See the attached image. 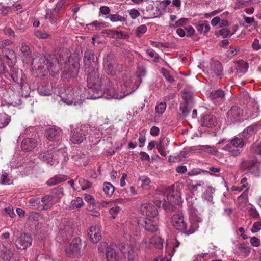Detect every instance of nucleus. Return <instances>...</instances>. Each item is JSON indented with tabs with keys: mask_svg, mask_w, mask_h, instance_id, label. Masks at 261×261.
I'll use <instances>...</instances> for the list:
<instances>
[{
	"mask_svg": "<svg viewBox=\"0 0 261 261\" xmlns=\"http://www.w3.org/2000/svg\"><path fill=\"white\" fill-rule=\"evenodd\" d=\"M225 95L224 91L221 89H218L212 91L210 93V97L212 99H216L217 98H223Z\"/></svg>",
	"mask_w": 261,
	"mask_h": 261,
	"instance_id": "nucleus-42",
	"label": "nucleus"
},
{
	"mask_svg": "<svg viewBox=\"0 0 261 261\" xmlns=\"http://www.w3.org/2000/svg\"><path fill=\"white\" fill-rule=\"evenodd\" d=\"M72 67H73V70H72L71 72L69 73V75L70 76H75L77 75V73L80 69V64L77 65H72Z\"/></svg>",
	"mask_w": 261,
	"mask_h": 261,
	"instance_id": "nucleus-61",
	"label": "nucleus"
},
{
	"mask_svg": "<svg viewBox=\"0 0 261 261\" xmlns=\"http://www.w3.org/2000/svg\"><path fill=\"white\" fill-rule=\"evenodd\" d=\"M40 200L38 198H31L28 202V206L30 207H33L40 204Z\"/></svg>",
	"mask_w": 261,
	"mask_h": 261,
	"instance_id": "nucleus-57",
	"label": "nucleus"
},
{
	"mask_svg": "<svg viewBox=\"0 0 261 261\" xmlns=\"http://www.w3.org/2000/svg\"><path fill=\"white\" fill-rule=\"evenodd\" d=\"M245 142L243 138L239 136L234 137L230 141L226 139L220 140L217 144L220 146L219 149L228 151L230 156H237L240 155V151L238 149L233 148L232 146L236 148H242Z\"/></svg>",
	"mask_w": 261,
	"mask_h": 261,
	"instance_id": "nucleus-3",
	"label": "nucleus"
},
{
	"mask_svg": "<svg viewBox=\"0 0 261 261\" xmlns=\"http://www.w3.org/2000/svg\"><path fill=\"white\" fill-rule=\"evenodd\" d=\"M45 135L49 141H58L60 139V130L55 128H50L46 130Z\"/></svg>",
	"mask_w": 261,
	"mask_h": 261,
	"instance_id": "nucleus-23",
	"label": "nucleus"
},
{
	"mask_svg": "<svg viewBox=\"0 0 261 261\" xmlns=\"http://www.w3.org/2000/svg\"><path fill=\"white\" fill-rule=\"evenodd\" d=\"M60 97L62 101L67 105H76L81 103L80 91H75L73 89H63L60 92Z\"/></svg>",
	"mask_w": 261,
	"mask_h": 261,
	"instance_id": "nucleus-5",
	"label": "nucleus"
},
{
	"mask_svg": "<svg viewBox=\"0 0 261 261\" xmlns=\"http://www.w3.org/2000/svg\"><path fill=\"white\" fill-rule=\"evenodd\" d=\"M186 35L188 37H191L193 36L195 31L194 28L191 26H189L185 28Z\"/></svg>",
	"mask_w": 261,
	"mask_h": 261,
	"instance_id": "nucleus-64",
	"label": "nucleus"
},
{
	"mask_svg": "<svg viewBox=\"0 0 261 261\" xmlns=\"http://www.w3.org/2000/svg\"><path fill=\"white\" fill-rule=\"evenodd\" d=\"M84 196L85 201L88 203V210H92L96 205L94 198L92 196L87 194H85Z\"/></svg>",
	"mask_w": 261,
	"mask_h": 261,
	"instance_id": "nucleus-36",
	"label": "nucleus"
},
{
	"mask_svg": "<svg viewBox=\"0 0 261 261\" xmlns=\"http://www.w3.org/2000/svg\"><path fill=\"white\" fill-rule=\"evenodd\" d=\"M228 121L230 123L241 122L248 118L243 114V110L237 106L232 107L227 114Z\"/></svg>",
	"mask_w": 261,
	"mask_h": 261,
	"instance_id": "nucleus-8",
	"label": "nucleus"
},
{
	"mask_svg": "<svg viewBox=\"0 0 261 261\" xmlns=\"http://www.w3.org/2000/svg\"><path fill=\"white\" fill-rule=\"evenodd\" d=\"M102 189L105 195L108 197L112 196L115 190L113 185L108 182H105L103 183Z\"/></svg>",
	"mask_w": 261,
	"mask_h": 261,
	"instance_id": "nucleus-29",
	"label": "nucleus"
},
{
	"mask_svg": "<svg viewBox=\"0 0 261 261\" xmlns=\"http://www.w3.org/2000/svg\"><path fill=\"white\" fill-rule=\"evenodd\" d=\"M248 64L244 61H239L236 65L237 71L240 73H245L248 69Z\"/></svg>",
	"mask_w": 261,
	"mask_h": 261,
	"instance_id": "nucleus-33",
	"label": "nucleus"
},
{
	"mask_svg": "<svg viewBox=\"0 0 261 261\" xmlns=\"http://www.w3.org/2000/svg\"><path fill=\"white\" fill-rule=\"evenodd\" d=\"M82 207V198L77 197L75 199L71 201L69 207L70 210L79 209Z\"/></svg>",
	"mask_w": 261,
	"mask_h": 261,
	"instance_id": "nucleus-37",
	"label": "nucleus"
},
{
	"mask_svg": "<svg viewBox=\"0 0 261 261\" xmlns=\"http://www.w3.org/2000/svg\"><path fill=\"white\" fill-rule=\"evenodd\" d=\"M10 118L5 114L0 115V129L7 126L10 122Z\"/></svg>",
	"mask_w": 261,
	"mask_h": 261,
	"instance_id": "nucleus-38",
	"label": "nucleus"
},
{
	"mask_svg": "<svg viewBox=\"0 0 261 261\" xmlns=\"http://www.w3.org/2000/svg\"><path fill=\"white\" fill-rule=\"evenodd\" d=\"M88 234L90 241L93 243H97L101 238V231L99 226H91L89 228Z\"/></svg>",
	"mask_w": 261,
	"mask_h": 261,
	"instance_id": "nucleus-19",
	"label": "nucleus"
},
{
	"mask_svg": "<svg viewBox=\"0 0 261 261\" xmlns=\"http://www.w3.org/2000/svg\"><path fill=\"white\" fill-rule=\"evenodd\" d=\"M217 124L216 117L212 115L204 116L201 120V125L205 127H213Z\"/></svg>",
	"mask_w": 261,
	"mask_h": 261,
	"instance_id": "nucleus-22",
	"label": "nucleus"
},
{
	"mask_svg": "<svg viewBox=\"0 0 261 261\" xmlns=\"http://www.w3.org/2000/svg\"><path fill=\"white\" fill-rule=\"evenodd\" d=\"M53 155H56V157L59 158L58 160H60L61 157L65 158L66 156L67 155V153L65 152L64 149H56L55 147L53 149ZM58 162L59 161H58Z\"/></svg>",
	"mask_w": 261,
	"mask_h": 261,
	"instance_id": "nucleus-45",
	"label": "nucleus"
},
{
	"mask_svg": "<svg viewBox=\"0 0 261 261\" xmlns=\"http://www.w3.org/2000/svg\"><path fill=\"white\" fill-rule=\"evenodd\" d=\"M139 180L142 182L141 187L143 189H148L151 182L150 179L146 176H140Z\"/></svg>",
	"mask_w": 261,
	"mask_h": 261,
	"instance_id": "nucleus-43",
	"label": "nucleus"
},
{
	"mask_svg": "<svg viewBox=\"0 0 261 261\" xmlns=\"http://www.w3.org/2000/svg\"><path fill=\"white\" fill-rule=\"evenodd\" d=\"M161 73L168 82L172 83L174 81L173 76L170 74L169 72L166 69L162 68L161 70Z\"/></svg>",
	"mask_w": 261,
	"mask_h": 261,
	"instance_id": "nucleus-47",
	"label": "nucleus"
},
{
	"mask_svg": "<svg viewBox=\"0 0 261 261\" xmlns=\"http://www.w3.org/2000/svg\"><path fill=\"white\" fill-rule=\"evenodd\" d=\"M180 110L181 111L182 114L186 116L189 113V110L188 108L187 103L186 102L180 103Z\"/></svg>",
	"mask_w": 261,
	"mask_h": 261,
	"instance_id": "nucleus-54",
	"label": "nucleus"
},
{
	"mask_svg": "<svg viewBox=\"0 0 261 261\" xmlns=\"http://www.w3.org/2000/svg\"><path fill=\"white\" fill-rule=\"evenodd\" d=\"M241 167L255 176L258 177L260 175V163L256 160H252L247 163H243Z\"/></svg>",
	"mask_w": 261,
	"mask_h": 261,
	"instance_id": "nucleus-12",
	"label": "nucleus"
},
{
	"mask_svg": "<svg viewBox=\"0 0 261 261\" xmlns=\"http://www.w3.org/2000/svg\"><path fill=\"white\" fill-rule=\"evenodd\" d=\"M81 240L80 238H74L69 246L65 249L66 254L69 257L74 255L80 250L79 245L81 243Z\"/></svg>",
	"mask_w": 261,
	"mask_h": 261,
	"instance_id": "nucleus-18",
	"label": "nucleus"
},
{
	"mask_svg": "<svg viewBox=\"0 0 261 261\" xmlns=\"http://www.w3.org/2000/svg\"><path fill=\"white\" fill-rule=\"evenodd\" d=\"M147 30V28L146 25L142 24L139 25L136 28V35L138 37H140L143 34L145 33Z\"/></svg>",
	"mask_w": 261,
	"mask_h": 261,
	"instance_id": "nucleus-44",
	"label": "nucleus"
},
{
	"mask_svg": "<svg viewBox=\"0 0 261 261\" xmlns=\"http://www.w3.org/2000/svg\"><path fill=\"white\" fill-rule=\"evenodd\" d=\"M67 179V176L65 175H56L53 177L49 179L46 184L49 186H53L59 183H60L62 181H64L66 180Z\"/></svg>",
	"mask_w": 261,
	"mask_h": 261,
	"instance_id": "nucleus-25",
	"label": "nucleus"
},
{
	"mask_svg": "<svg viewBox=\"0 0 261 261\" xmlns=\"http://www.w3.org/2000/svg\"><path fill=\"white\" fill-rule=\"evenodd\" d=\"M45 18L48 19L51 24H56L58 20V13L51 10H47Z\"/></svg>",
	"mask_w": 261,
	"mask_h": 261,
	"instance_id": "nucleus-27",
	"label": "nucleus"
},
{
	"mask_svg": "<svg viewBox=\"0 0 261 261\" xmlns=\"http://www.w3.org/2000/svg\"><path fill=\"white\" fill-rule=\"evenodd\" d=\"M128 13H129V15L130 16V17L133 19H136L137 17H138L140 15L139 12L135 9H132L131 10H129Z\"/></svg>",
	"mask_w": 261,
	"mask_h": 261,
	"instance_id": "nucleus-63",
	"label": "nucleus"
},
{
	"mask_svg": "<svg viewBox=\"0 0 261 261\" xmlns=\"http://www.w3.org/2000/svg\"><path fill=\"white\" fill-rule=\"evenodd\" d=\"M128 37V35L124 33L122 31L116 30L115 38L118 39H123Z\"/></svg>",
	"mask_w": 261,
	"mask_h": 261,
	"instance_id": "nucleus-60",
	"label": "nucleus"
},
{
	"mask_svg": "<svg viewBox=\"0 0 261 261\" xmlns=\"http://www.w3.org/2000/svg\"><path fill=\"white\" fill-rule=\"evenodd\" d=\"M35 36L40 39L48 38L50 35L46 33H44L41 31L38 30L35 33Z\"/></svg>",
	"mask_w": 261,
	"mask_h": 261,
	"instance_id": "nucleus-55",
	"label": "nucleus"
},
{
	"mask_svg": "<svg viewBox=\"0 0 261 261\" xmlns=\"http://www.w3.org/2000/svg\"><path fill=\"white\" fill-rule=\"evenodd\" d=\"M154 203L158 207H162L166 211L170 212L173 210L174 205H180L182 203V199L178 192L173 191L168 194L166 200L164 197L162 199L156 197Z\"/></svg>",
	"mask_w": 261,
	"mask_h": 261,
	"instance_id": "nucleus-4",
	"label": "nucleus"
},
{
	"mask_svg": "<svg viewBox=\"0 0 261 261\" xmlns=\"http://www.w3.org/2000/svg\"><path fill=\"white\" fill-rule=\"evenodd\" d=\"M186 200L187 202H188L189 205V211H190V208L192 207L196 208L194 205L195 204V201L196 200V198L195 197H193L191 195H187L186 197Z\"/></svg>",
	"mask_w": 261,
	"mask_h": 261,
	"instance_id": "nucleus-53",
	"label": "nucleus"
},
{
	"mask_svg": "<svg viewBox=\"0 0 261 261\" xmlns=\"http://www.w3.org/2000/svg\"><path fill=\"white\" fill-rule=\"evenodd\" d=\"M65 3L66 0H60L57 3L55 8L52 10L58 13Z\"/></svg>",
	"mask_w": 261,
	"mask_h": 261,
	"instance_id": "nucleus-58",
	"label": "nucleus"
},
{
	"mask_svg": "<svg viewBox=\"0 0 261 261\" xmlns=\"http://www.w3.org/2000/svg\"><path fill=\"white\" fill-rule=\"evenodd\" d=\"M190 225L187 227L184 215L181 213L173 214L170 218V222L175 229L183 231L184 234L189 236L195 232L199 228V223L202 222L201 214L196 208L193 207L190 208Z\"/></svg>",
	"mask_w": 261,
	"mask_h": 261,
	"instance_id": "nucleus-2",
	"label": "nucleus"
},
{
	"mask_svg": "<svg viewBox=\"0 0 261 261\" xmlns=\"http://www.w3.org/2000/svg\"><path fill=\"white\" fill-rule=\"evenodd\" d=\"M251 150L254 154H259L261 151V142L254 143L251 146Z\"/></svg>",
	"mask_w": 261,
	"mask_h": 261,
	"instance_id": "nucleus-50",
	"label": "nucleus"
},
{
	"mask_svg": "<svg viewBox=\"0 0 261 261\" xmlns=\"http://www.w3.org/2000/svg\"><path fill=\"white\" fill-rule=\"evenodd\" d=\"M106 18H109L112 22H123L125 21V18L118 14H110Z\"/></svg>",
	"mask_w": 261,
	"mask_h": 261,
	"instance_id": "nucleus-40",
	"label": "nucleus"
},
{
	"mask_svg": "<svg viewBox=\"0 0 261 261\" xmlns=\"http://www.w3.org/2000/svg\"><path fill=\"white\" fill-rule=\"evenodd\" d=\"M145 229L149 232L154 233L159 230V220L155 218H145Z\"/></svg>",
	"mask_w": 261,
	"mask_h": 261,
	"instance_id": "nucleus-17",
	"label": "nucleus"
},
{
	"mask_svg": "<svg viewBox=\"0 0 261 261\" xmlns=\"http://www.w3.org/2000/svg\"><path fill=\"white\" fill-rule=\"evenodd\" d=\"M54 146L51 144L48 145L47 149L45 148L40 152L39 158L40 160L48 164H53L54 162L58 163V158L53 155V151Z\"/></svg>",
	"mask_w": 261,
	"mask_h": 261,
	"instance_id": "nucleus-10",
	"label": "nucleus"
},
{
	"mask_svg": "<svg viewBox=\"0 0 261 261\" xmlns=\"http://www.w3.org/2000/svg\"><path fill=\"white\" fill-rule=\"evenodd\" d=\"M32 242L31 236L27 233H22L15 241L16 247L17 249H25L29 247Z\"/></svg>",
	"mask_w": 261,
	"mask_h": 261,
	"instance_id": "nucleus-14",
	"label": "nucleus"
},
{
	"mask_svg": "<svg viewBox=\"0 0 261 261\" xmlns=\"http://www.w3.org/2000/svg\"><path fill=\"white\" fill-rule=\"evenodd\" d=\"M251 0H233L232 5L234 9H240L247 6Z\"/></svg>",
	"mask_w": 261,
	"mask_h": 261,
	"instance_id": "nucleus-34",
	"label": "nucleus"
},
{
	"mask_svg": "<svg viewBox=\"0 0 261 261\" xmlns=\"http://www.w3.org/2000/svg\"><path fill=\"white\" fill-rule=\"evenodd\" d=\"M168 141L165 139L160 140L159 143L157 145V149L161 155L166 156L168 153L167 150Z\"/></svg>",
	"mask_w": 261,
	"mask_h": 261,
	"instance_id": "nucleus-24",
	"label": "nucleus"
},
{
	"mask_svg": "<svg viewBox=\"0 0 261 261\" xmlns=\"http://www.w3.org/2000/svg\"><path fill=\"white\" fill-rule=\"evenodd\" d=\"M81 129L79 132L77 130H73L71 133L70 140L74 144H80L82 142Z\"/></svg>",
	"mask_w": 261,
	"mask_h": 261,
	"instance_id": "nucleus-35",
	"label": "nucleus"
},
{
	"mask_svg": "<svg viewBox=\"0 0 261 261\" xmlns=\"http://www.w3.org/2000/svg\"><path fill=\"white\" fill-rule=\"evenodd\" d=\"M10 75L12 80L20 86L23 85L25 76L22 74V71L18 68L12 67L10 69Z\"/></svg>",
	"mask_w": 261,
	"mask_h": 261,
	"instance_id": "nucleus-16",
	"label": "nucleus"
},
{
	"mask_svg": "<svg viewBox=\"0 0 261 261\" xmlns=\"http://www.w3.org/2000/svg\"><path fill=\"white\" fill-rule=\"evenodd\" d=\"M248 201V189H246L243 193L238 197L239 207L242 209L245 207Z\"/></svg>",
	"mask_w": 261,
	"mask_h": 261,
	"instance_id": "nucleus-28",
	"label": "nucleus"
},
{
	"mask_svg": "<svg viewBox=\"0 0 261 261\" xmlns=\"http://www.w3.org/2000/svg\"><path fill=\"white\" fill-rule=\"evenodd\" d=\"M150 243L154 247L161 249L163 247L164 240L158 236H153L150 238Z\"/></svg>",
	"mask_w": 261,
	"mask_h": 261,
	"instance_id": "nucleus-30",
	"label": "nucleus"
},
{
	"mask_svg": "<svg viewBox=\"0 0 261 261\" xmlns=\"http://www.w3.org/2000/svg\"><path fill=\"white\" fill-rule=\"evenodd\" d=\"M136 241V238L131 237L129 243L127 241L126 242H121L119 244V250L124 257L128 260H132L136 257V253L132 247V245L135 243Z\"/></svg>",
	"mask_w": 261,
	"mask_h": 261,
	"instance_id": "nucleus-7",
	"label": "nucleus"
},
{
	"mask_svg": "<svg viewBox=\"0 0 261 261\" xmlns=\"http://www.w3.org/2000/svg\"><path fill=\"white\" fill-rule=\"evenodd\" d=\"M166 104L164 102H161L156 105L155 107L156 112L159 114H162L165 111Z\"/></svg>",
	"mask_w": 261,
	"mask_h": 261,
	"instance_id": "nucleus-49",
	"label": "nucleus"
},
{
	"mask_svg": "<svg viewBox=\"0 0 261 261\" xmlns=\"http://www.w3.org/2000/svg\"><path fill=\"white\" fill-rule=\"evenodd\" d=\"M254 134V130L253 127L252 126H250L243 130L240 136L243 138V140H245V142H246V141L251 138Z\"/></svg>",
	"mask_w": 261,
	"mask_h": 261,
	"instance_id": "nucleus-32",
	"label": "nucleus"
},
{
	"mask_svg": "<svg viewBox=\"0 0 261 261\" xmlns=\"http://www.w3.org/2000/svg\"><path fill=\"white\" fill-rule=\"evenodd\" d=\"M215 191V189L211 187H207L205 191L203 193L202 197L203 199L207 202L212 203L213 199V194Z\"/></svg>",
	"mask_w": 261,
	"mask_h": 261,
	"instance_id": "nucleus-26",
	"label": "nucleus"
},
{
	"mask_svg": "<svg viewBox=\"0 0 261 261\" xmlns=\"http://www.w3.org/2000/svg\"><path fill=\"white\" fill-rule=\"evenodd\" d=\"M146 53L147 55L152 59V61L154 62H158L160 57L158 54L152 49L147 50Z\"/></svg>",
	"mask_w": 261,
	"mask_h": 261,
	"instance_id": "nucleus-46",
	"label": "nucleus"
},
{
	"mask_svg": "<svg viewBox=\"0 0 261 261\" xmlns=\"http://www.w3.org/2000/svg\"><path fill=\"white\" fill-rule=\"evenodd\" d=\"M53 196L50 195H46L41 198V202L43 203V210H45L49 208L52 206L51 201Z\"/></svg>",
	"mask_w": 261,
	"mask_h": 261,
	"instance_id": "nucleus-31",
	"label": "nucleus"
},
{
	"mask_svg": "<svg viewBox=\"0 0 261 261\" xmlns=\"http://www.w3.org/2000/svg\"><path fill=\"white\" fill-rule=\"evenodd\" d=\"M210 27L207 22L199 24L197 26V30L199 33H206L210 30Z\"/></svg>",
	"mask_w": 261,
	"mask_h": 261,
	"instance_id": "nucleus-41",
	"label": "nucleus"
},
{
	"mask_svg": "<svg viewBox=\"0 0 261 261\" xmlns=\"http://www.w3.org/2000/svg\"><path fill=\"white\" fill-rule=\"evenodd\" d=\"M261 230V221H257L253 223L251 231L252 233L258 232Z\"/></svg>",
	"mask_w": 261,
	"mask_h": 261,
	"instance_id": "nucleus-52",
	"label": "nucleus"
},
{
	"mask_svg": "<svg viewBox=\"0 0 261 261\" xmlns=\"http://www.w3.org/2000/svg\"><path fill=\"white\" fill-rule=\"evenodd\" d=\"M114 55L109 53L103 59V67L106 72L109 75L114 76L117 75L114 64Z\"/></svg>",
	"mask_w": 261,
	"mask_h": 261,
	"instance_id": "nucleus-11",
	"label": "nucleus"
},
{
	"mask_svg": "<svg viewBox=\"0 0 261 261\" xmlns=\"http://www.w3.org/2000/svg\"><path fill=\"white\" fill-rule=\"evenodd\" d=\"M37 142L35 139L31 138H27L24 139L21 144L22 150L25 152L32 151L35 148Z\"/></svg>",
	"mask_w": 261,
	"mask_h": 261,
	"instance_id": "nucleus-20",
	"label": "nucleus"
},
{
	"mask_svg": "<svg viewBox=\"0 0 261 261\" xmlns=\"http://www.w3.org/2000/svg\"><path fill=\"white\" fill-rule=\"evenodd\" d=\"M34 61H38L37 69L38 70L42 71H49L53 67V63L50 62L48 59L44 55L35 58L34 60Z\"/></svg>",
	"mask_w": 261,
	"mask_h": 261,
	"instance_id": "nucleus-15",
	"label": "nucleus"
},
{
	"mask_svg": "<svg viewBox=\"0 0 261 261\" xmlns=\"http://www.w3.org/2000/svg\"><path fill=\"white\" fill-rule=\"evenodd\" d=\"M98 249L100 252H103L105 250L107 261H119L121 258V256L116 245L111 244L108 246L106 242H102L99 245Z\"/></svg>",
	"mask_w": 261,
	"mask_h": 261,
	"instance_id": "nucleus-6",
	"label": "nucleus"
},
{
	"mask_svg": "<svg viewBox=\"0 0 261 261\" xmlns=\"http://www.w3.org/2000/svg\"><path fill=\"white\" fill-rule=\"evenodd\" d=\"M248 213L253 218H257L259 217L257 211L254 207H251L248 210Z\"/></svg>",
	"mask_w": 261,
	"mask_h": 261,
	"instance_id": "nucleus-59",
	"label": "nucleus"
},
{
	"mask_svg": "<svg viewBox=\"0 0 261 261\" xmlns=\"http://www.w3.org/2000/svg\"><path fill=\"white\" fill-rule=\"evenodd\" d=\"M13 255L11 248L7 247L3 243H0V258L4 260L9 261L13 257Z\"/></svg>",
	"mask_w": 261,
	"mask_h": 261,
	"instance_id": "nucleus-21",
	"label": "nucleus"
},
{
	"mask_svg": "<svg viewBox=\"0 0 261 261\" xmlns=\"http://www.w3.org/2000/svg\"><path fill=\"white\" fill-rule=\"evenodd\" d=\"M146 73V71L145 67L143 65H139L136 71V75L137 77H141L145 76Z\"/></svg>",
	"mask_w": 261,
	"mask_h": 261,
	"instance_id": "nucleus-48",
	"label": "nucleus"
},
{
	"mask_svg": "<svg viewBox=\"0 0 261 261\" xmlns=\"http://www.w3.org/2000/svg\"><path fill=\"white\" fill-rule=\"evenodd\" d=\"M140 212L146 218H155L158 215L157 208L150 203L142 204L140 207Z\"/></svg>",
	"mask_w": 261,
	"mask_h": 261,
	"instance_id": "nucleus-13",
	"label": "nucleus"
},
{
	"mask_svg": "<svg viewBox=\"0 0 261 261\" xmlns=\"http://www.w3.org/2000/svg\"><path fill=\"white\" fill-rule=\"evenodd\" d=\"M94 56L91 51L87 50L85 53L84 62L85 65H90L93 61Z\"/></svg>",
	"mask_w": 261,
	"mask_h": 261,
	"instance_id": "nucleus-39",
	"label": "nucleus"
},
{
	"mask_svg": "<svg viewBox=\"0 0 261 261\" xmlns=\"http://www.w3.org/2000/svg\"><path fill=\"white\" fill-rule=\"evenodd\" d=\"M115 33L116 30H111V29H106L102 31V33L104 35H106L107 36H109L110 38H115Z\"/></svg>",
	"mask_w": 261,
	"mask_h": 261,
	"instance_id": "nucleus-56",
	"label": "nucleus"
},
{
	"mask_svg": "<svg viewBox=\"0 0 261 261\" xmlns=\"http://www.w3.org/2000/svg\"><path fill=\"white\" fill-rule=\"evenodd\" d=\"M120 209V207L118 206H115L110 209L109 214L111 215L112 219H115Z\"/></svg>",
	"mask_w": 261,
	"mask_h": 261,
	"instance_id": "nucleus-51",
	"label": "nucleus"
},
{
	"mask_svg": "<svg viewBox=\"0 0 261 261\" xmlns=\"http://www.w3.org/2000/svg\"><path fill=\"white\" fill-rule=\"evenodd\" d=\"M250 242L251 244L254 247H258L260 243L259 239L256 237L250 238Z\"/></svg>",
	"mask_w": 261,
	"mask_h": 261,
	"instance_id": "nucleus-62",
	"label": "nucleus"
},
{
	"mask_svg": "<svg viewBox=\"0 0 261 261\" xmlns=\"http://www.w3.org/2000/svg\"><path fill=\"white\" fill-rule=\"evenodd\" d=\"M203 71L212 76H219L222 75L223 69L220 62L211 60L210 63L204 67Z\"/></svg>",
	"mask_w": 261,
	"mask_h": 261,
	"instance_id": "nucleus-9",
	"label": "nucleus"
},
{
	"mask_svg": "<svg viewBox=\"0 0 261 261\" xmlns=\"http://www.w3.org/2000/svg\"><path fill=\"white\" fill-rule=\"evenodd\" d=\"M97 70L94 69L88 75V86L94 90L98 91L100 95L94 96L90 98L95 99L103 97L107 99H120L135 91L138 87V83L134 82L130 73H122L119 80L120 88L117 85V89L114 87L112 82L106 76L98 78Z\"/></svg>",
	"mask_w": 261,
	"mask_h": 261,
	"instance_id": "nucleus-1",
	"label": "nucleus"
}]
</instances>
